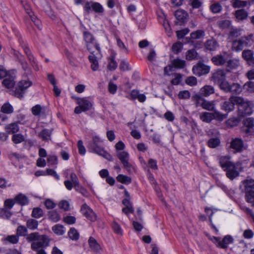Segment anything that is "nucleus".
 I'll use <instances>...</instances> for the list:
<instances>
[{"mask_svg":"<svg viewBox=\"0 0 254 254\" xmlns=\"http://www.w3.org/2000/svg\"><path fill=\"white\" fill-rule=\"evenodd\" d=\"M48 240L44 235H39L37 233H33V250L36 251V254H46L43 249L48 245Z\"/></svg>","mask_w":254,"mask_h":254,"instance_id":"obj_1","label":"nucleus"},{"mask_svg":"<svg viewBox=\"0 0 254 254\" xmlns=\"http://www.w3.org/2000/svg\"><path fill=\"white\" fill-rule=\"evenodd\" d=\"M100 139L98 137H93L92 141L89 144V149L91 151L103 157L109 161H113V157L100 146Z\"/></svg>","mask_w":254,"mask_h":254,"instance_id":"obj_2","label":"nucleus"},{"mask_svg":"<svg viewBox=\"0 0 254 254\" xmlns=\"http://www.w3.org/2000/svg\"><path fill=\"white\" fill-rule=\"evenodd\" d=\"M29 202V199L28 197L24 194L19 193L15 195L13 199H7L4 201V206L11 209L15 204H17L21 206L26 205Z\"/></svg>","mask_w":254,"mask_h":254,"instance_id":"obj_3","label":"nucleus"},{"mask_svg":"<svg viewBox=\"0 0 254 254\" xmlns=\"http://www.w3.org/2000/svg\"><path fill=\"white\" fill-rule=\"evenodd\" d=\"M76 100V103L78 105L74 109V113L79 114L82 112H86L90 110L93 107V103L87 98H75Z\"/></svg>","mask_w":254,"mask_h":254,"instance_id":"obj_4","label":"nucleus"},{"mask_svg":"<svg viewBox=\"0 0 254 254\" xmlns=\"http://www.w3.org/2000/svg\"><path fill=\"white\" fill-rule=\"evenodd\" d=\"M220 89L225 93L230 92L233 94H240L243 91L242 86L238 83H231L228 81H225L221 83Z\"/></svg>","mask_w":254,"mask_h":254,"instance_id":"obj_5","label":"nucleus"},{"mask_svg":"<svg viewBox=\"0 0 254 254\" xmlns=\"http://www.w3.org/2000/svg\"><path fill=\"white\" fill-rule=\"evenodd\" d=\"M241 100V97L232 95L229 97L228 100L224 102L221 105V109L227 113L231 112L234 110L235 106L238 105Z\"/></svg>","mask_w":254,"mask_h":254,"instance_id":"obj_6","label":"nucleus"},{"mask_svg":"<svg viewBox=\"0 0 254 254\" xmlns=\"http://www.w3.org/2000/svg\"><path fill=\"white\" fill-rule=\"evenodd\" d=\"M241 101L238 103L240 107L239 110L242 111V116H245L250 115L253 112L254 104L252 101L245 100L241 97Z\"/></svg>","mask_w":254,"mask_h":254,"instance_id":"obj_7","label":"nucleus"},{"mask_svg":"<svg viewBox=\"0 0 254 254\" xmlns=\"http://www.w3.org/2000/svg\"><path fill=\"white\" fill-rule=\"evenodd\" d=\"M245 186V198L248 203L251 204L252 206H254V189L253 183H244Z\"/></svg>","mask_w":254,"mask_h":254,"instance_id":"obj_8","label":"nucleus"},{"mask_svg":"<svg viewBox=\"0 0 254 254\" xmlns=\"http://www.w3.org/2000/svg\"><path fill=\"white\" fill-rule=\"evenodd\" d=\"M117 156L123 164L124 167L128 172L132 173L134 171V168L128 162L129 154L126 151H120L117 153Z\"/></svg>","mask_w":254,"mask_h":254,"instance_id":"obj_9","label":"nucleus"},{"mask_svg":"<svg viewBox=\"0 0 254 254\" xmlns=\"http://www.w3.org/2000/svg\"><path fill=\"white\" fill-rule=\"evenodd\" d=\"M211 240L215 244L217 247L226 249L228 248L229 244L233 242L234 239L230 235H226L222 240H221L220 238L216 237H213Z\"/></svg>","mask_w":254,"mask_h":254,"instance_id":"obj_10","label":"nucleus"},{"mask_svg":"<svg viewBox=\"0 0 254 254\" xmlns=\"http://www.w3.org/2000/svg\"><path fill=\"white\" fill-rule=\"evenodd\" d=\"M31 85L30 82L26 80L19 81L13 91V94L15 97L21 98L25 93L27 89Z\"/></svg>","mask_w":254,"mask_h":254,"instance_id":"obj_11","label":"nucleus"},{"mask_svg":"<svg viewBox=\"0 0 254 254\" xmlns=\"http://www.w3.org/2000/svg\"><path fill=\"white\" fill-rule=\"evenodd\" d=\"M212 80L215 82L219 84L220 88L221 83L225 81H228L226 80V73L224 69H219L215 71L212 75Z\"/></svg>","mask_w":254,"mask_h":254,"instance_id":"obj_12","label":"nucleus"},{"mask_svg":"<svg viewBox=\"0 0 254 254\" xmlns=\"http://www.w3.org/2000/svg\"><path fill=\"white\" fill-rule=\"evenodd\" d=\"M80 211L87 219L91 221H95L97 219V216L95 212L86 203L81 206Z\"/></svg>","mask_w":254,"mask_h":254,"instance_id":"obj_13","label":"nucleus"},{"mask_svg":"<svg viewBox=\"0 0 254 254\" xmlns=\"http://www.w3.org/2000/svg\"><path fill=\"white\" fill-rule=\"evenodd\" d=\"M230 147L234 150V152H241L245 149L243 140L237 137L231 140Z\"/></svg>","mask_w":254,"mask_h":254,"instance_id":"obj_14","label":"nucleus"},{"mask_svg":"<svg viewBox=\"0 0 254 254\" xmlns=\"http://www.w3.org/2000/svg\"><path fill=\"white\" fill-rule=\"evenodd\" d=\"M228 54L227 52H224L222 54L217 55L211 59L212 62L217 66L225 65Z\"/></svg>","mask_w":254,"mask_h":254,"instance_id":"obj_15","label":"nucleus"},{"mask_svg":"<svg viewBox=\"0 0 254 254\" xmlns=\"http://www.w3.org/2000/svg\"><path fill=\"white\" fill-rule=\"evenodd\" d=\"M209 67L202 63H198L196 65L193 66L192 68L193 73L198 76L207 74L209 72Z\"/></svg>","mask_w":254,"mask_h":254,"instance_id":"obj_16","label":"nucleus"},{"mask_svg":"<svg viewBox=\"0 0 254 254\" xmlns=\"http://www.w3.org/2000/svg\"><path fill=\"white\" fill-rule=\"evenodd\" d=\"M48 112L49 111L46 107L40 105L33 107V115L38 116L39 119L46 118Z\"/></svg>","mask_w":254,"mask_h":254,"instance_id":"obj_17","label":"nucleus"},{"mask_svg":"<svg viewBox=\"0 0 254 254\" xmlns=\"http://www.w3.org/2000/svg\"><path fill=\"white\" fill-rule=\"evenodd\" d=\"M84 9L87 12H89L91 9L96 12L101 13L103 12V7L98 2H87L84 6Z\"/></svg>","mask_w":254,"mask_h":254,"instance_id":"obj_18","label":"nucleus"},{"mask_svg":"<svg viewBox=\"0 0 254 254\" xmlns=\"http://www.w3.org/2000/svg\"><path fill=\"white\" fill-rule=\"evenodd\" d=\"M242 57L247 64L250 66H254V52L251 50H244Z\"/></svg>","mask_w":254,"mask_h":254,"instance_id":"obj_19","label":"nucleus"},{"mask_svg":"<svg viewBox=\"0 0 254 254\" xmlns=\"http://www.w3.org/2000/svg\"><path fill=\"white\" fill-rule=\"evenodd\" d=\"M240 64V60L239 59L234 58L232 59H228L227 58V62H226L225 67L226 71L230 72L232 70L237 68Z\"/></svg>","mask_w":254,"mask_h":254,"instance_id":"obj_20","label":"nucleus"},{"mask_svg":"<svg viewBox=\"0 0 254 254\" xmlns=\"http://www.w3.org/2000/svg\"><path fill=\"white\" fill-rule=\"evenodd\" d=\"M219 163L221 168L225 170L231 167L235 164L231 161V157L229 156H223L219 158Z\"/></svg>","mask_w":254,"mask_h":254,"instance_id":"obj_21","label":"nucleus"},{"mask_svg":"<svg viewBox=\"0 0 254 254\" xmlns=\"http://www.w3.org/2000/svg\"><path fill=\"white\" fill-rule=\"evenodd\" d=\"M175 16L180 23V24L184 23L187 21L188 14L186 11L183 9H178L176 11Z\"/></svg>","mask_w":254,"mask_h":254,"instance_id":"obj_22","label":"nucleus"},{"mask_svg":"<svg viewBox=\"0 0 254 254\" xmlns=\"http://www.w3.org/2000/svg\"><path fill=\"white\" fill-rule=\"evenodd\" d=\"M101 54L100 55H96V53H93V52L88 56L89 61L91 64V67L93 70L96 71L98 69L99 64L97 59L101 58Z\"/></svg>","mask_w":254,"mask_h":254,"instance_id":"obj_23","label":"nucleus"},{"mask_svg":"<svg viewBox=\"0 0 254 254\" xmlns=\"http://www.w3.org/2000/svg\"><path fill=\"white\" fill-rule=\"evenodd\" d=\"M226 172V175L228 178L231 180H233L239 175V172L237 170V167L234 164L231 167L228 168L224 170Z\"/></svg>","mask_w":254,"mask_h":254,"instance_id":"obj_24","label":"nucleus"},{"mask_svg":"<svg viewBox=\"0 0 254 254\" xmlns=\"http://www.w3.org/2000/svg\"><path fill=\"white\" fill-rule=\"evenodd\" d=\"M87 50L90 52L96 53V55H100L101 50L99 44H98L95 41L86 44Z\"/></svg>","mask_w":254,"mask_h":254,"instance_id":"obj_25","label":"nucleus"},{"mask_svg":"<svg viewBox=\"0 0 254 254\" xmlns=\"http://www.w3.org/2000/svg\"><path fill=\"white\" fill-rule=\"evenodd\" d=\"M204 46L206 50L213 51L219 47V44L215 39H211L206 41Z\"/></svg>","mask_w":254,"mask_h":254,"instance_id":"obj_26","label":"nucleus"},{"mask_svg":"<svg viewBox=\"0 0 254 254\" xmlns=\"http://www.w3.org/2000/svg\"><path fill=\"white\" fill-rule=\"evenodd\" d=\"M214 88L211 85H205L199 91L200 94L204 97H208L214 94Z\"/></svg>","mask_w":254,"mask_h":254,"instance_id":"obj_27","label":"nucleus"},{"mask_svg":"<svg viewBox=\"0 0 254 254\" xmlns=\"http://www.w3.org/2000/svg\"><path fill=\"white\" fill-rule=\"evenodd\" d=\"M14 80V76L7 75L2 81V84L7 88H13L15 83Z\"/></svg>","mask_w":254,"mask_h":254,"instance_id":"obj_28","label":"nucleus"},{"mask_svg":"<svg viewBox=\"0 0 254 254\" xmlns=\"http://www.w3.org/2000/svg\"><path fill=\"white\" fill-rule=\"evenodd\" d=\"M244 45V41L242 38L239 40H236L233 42L231 49L232 51L240 52L243 50Z\"/></svg>","mask_w":254,"mask_h":254,"instance_id":"obj_29","label":"nucleus"},{"mask_svg":"<svg viewBox=\"0 0 254 254\" xmlns=\"http://www.w3.org/2000/svg\"><path fill=\"white\" fill-rule=\"evenodd\" d=\"M201 107L204 110L213 112L215 110V101H208L204 99L202 102Z\"/></svg>","mask_w":254,"mask_h":254,"instance_id":"obj_30","label":"nucleus"},{"mask_svg":"<svg viewBox=\"0 0 254 254\" xmlns=\"http://www.w3.org/2000/svg\"><path fill=\"white\" fill-rule=\"evenodd\" d=\"M88 243L89 247L91 250L95 252H99L101 250V247L99 244L97 243L96 240L91 237L88 240Z\"/></svg>","mask_w":254,"mask_h":254,"instance_id":"obj_31","label":"nucleus"},{"mask_svg":"<svg viewBox=\"0 0 254 254\" xmlns=\"http://www.w3.org/2000/svg\"><path fill=\"white\" fill-rule=\"evenodd\" d=\"M52 129H44L39 133V136L43 140L48 141L51 139Z\"/></svg>","mask_w":254,"mask_h":254,"instance_id":"obj_32","label":"nucleus"},{"mask_svg":"<svg viewBox=\"0 0 254 254\" xmlns=\"http://www.w3.org/2000/svg\"><path fill=\"white\" fill-rule=\"evenodd\" d=\"M18 124L15 123H11L5 127V130L7 134L17 132L18 131Z\"/></svg>","mask_w":254,"mask_h":254,"instance_id":"obj_33","label":"nucleus"},{"mask_svg":"<svg viewBox=\"0 0 254 254\" xmlns=\"http://www.w3.org/2000/svg\"><path fill=\"white\" fill-rule=\"evenodd\" d=\"M213 119H214L219 122H222L224 119L227 118V114H223L220 112L214 110L213 112Z\"/></svg>","mask_w":254,"mask_h":254,"instance_id":"obj_34","label":"nucleus"},{"mask_svg":"<svg viewBox=\"0 0 254 254\" xmlns=\"http://www.w3.org/2000/svg\"><path fill=\"white\" fill-rule=\"evenodd\" d=\"M235 15L237 19L243 20L248 17V13L244 9H241L235 11Z\"/></svg>","mask_w":254,"mask_h":254,"instance_id":"obj_35","label":"nucleus"},{"mask_svg":"<svg viewBox=\"0 0 254 254\" xmlns=\"http://www.w3.org/2000/svg\"><path fill=\"white\" fill-rule=\"evenodd\" d=\"M48 217L53 222H56L61 219V216L59 213L55 210L49 211Z\"/></svg>","mask_w":254,"mask_h":254,"instance_id":"obj_36","label":"nucleus"},{"mask_svg":"<svg viewBox=\"0 0 254 254\" xmlns=\"http://www.w3.org/2000/svg\"><path fill=\"white\" fill-rule=\"evenodd\" d=\"M200 120L206 123H210L213 120V114L210 112H203L200 115Z\"/></svg>","mask_w":254,"mask_h":254,"instance_id":"obj_37","label":"nucleus"},{"mask_svg":"<svg viewBox=\"0 0 254 254\" xmlns=\"http://www.w3.org/2000/svg\"><path fill=\"white\" fill-rule=\"evenodd\" d=\"M231 2L232 6L235 8H243L246 6L248 4V2L244 0H232Z\"/></svg>","mask_w":254,"mask_h":254,"instance_id":"obj_38","label":"nucleus"},{"mask_svg":"<svg viewBox=\"0 0 254 254\" xmlns=\"http://www.w3.org/2000/svg\"><path fill=\"white\" fill-rule=\"evenodd\" d=\"M69 238L72 240H77L79 239V235L77 231L74 228L70 229L68 232Z\"/></svg>","mask_w":254,"mask_h":254,"instance_id":"obj_39","label":"nucleus"},{"mask_svg":"<svg viewBox=\"0 0 254 254\" xmlns=\"http://www.w3.org/2000/svg\"><path fill=\"white\" fill-rule=\"evenodd\" d=\"M0 110L1 112L3 113L8 114L13 112V109L12 106L10 104L6 103L2 106Z\"/></svg>","mask_w":254,"mask_h":254,"instance_id":"obj_40","label":"nucleus"},{"mask_svg":"<svg viewBox=\"0 0 254 254\" xmlns=\"http://www.w3.org/2000/svg\"><path fill=\"white\" fill-rule=\"evenodd\" d=\"M172 64L173 66L176 68H183L186 65V62L184 60L176 59L174 60L172 62Z\"/></svg>","mask_w":254,"mask_h":254,"instance_id":"obj_41","label":"nucleus"},{"mask_svg":"<svg viewBox=\"0 0 254 254\" xmlns=\"http://www.w3.org/2000/svg\"><path fill=\"white\" fill-rule=\"evenodd\" d=\"M117 180L118 182L126 184H129L131 182V179L130 177L122 174H120L117 176Z\"/></svg>","mask_w":254,"mask_h":254,"instance_id":"obj_42","label":"nucleus"},{"mask_svg":"<svg viewBox=\"0 0 254 254\" xmlns=\"http://www.w3.org/2000/svg\"><path fill=\"white\" fill-rule=\"evenodd\" d=\"M218 25L222 29H227L231 25V22L229 20H221L218 22Z\"/></svg>","mask_w":254,"mask_h":254,"instance_id":"obj_43","label":"nucleus"},{"mask_svg":"<svg viewBox=\"0 0 254 254\" xmlns=\"http://www.w3.org/2000/svg\"><path fill=\"white\" fill-rule=\"evenodd\" d=\"M5 208H0V217L4 219H9L12 214L11 212L7 210V208H6L4 206Z\"/></svg>","mask_w":254,"mask_h":254,"instance_id":"obj_44","label":"nucleus"},{"mask_svg":"<svg viewBox=\"0 0 254 254\" xmlns=\"http://www.w3.org/2000/svg\"><path fill=\"white\" fill-rule=\"evenodd\" d=\"M28 234V231L26 227L20 225L16 229V234L19 236H25Z\"/></svg>","mask_w":254,"mask_h":254,"instance_id":"obj_45","label":"nucleus"},{"mask_svg":"<svg viewBox=\"0 0 254 254\" xmlns=\"http://www.w3.org/2000/svg\"><path fill=\"white\" fill-rule=\"evenodd\" d=\"M52 230L58 235H63L64 233L63 226L59 224L54 226Z\"/></svg>","mask_w":254,"mask_h":254,"instance_id":"obj_46","label":"nucleus"},{"mask_svg":"<svg viewBox=\"0 0 254 254\" xmlns=\"http://www.w3.org/2000/svg\"><path fill=\"white\" fill-rule=\"evenodd\" d=\"M116 38L117 40V45L120 48V50L122 52H124L126 54H128V50L127 47L126 46V45H125V44L122 41V40L118 36H116Z\"/></svg>","mask_w":254,"mask_h":254,"instance_id":"obj_47","label":"nucleus"},{"mask_svg":"<svg viewBox=\"0 0 254 254\" xmlns=\"http://www.w3.org/2000/svg\"><path fill=\"white\" fill-rule=\"evenodd\" d=\"M244 88L249 93H254V82L248 81L246 82L244 86Z\"/></svg>","mask_w":254,"mask_h":254,"instance_id":"obj_48","label":"nucleus"},{"mask_svg":"<svg viewBox=\"0 0 254 254\" xmlns=\"http://www.w3.org/2000/svg\"><path fill=\"white\" fill-rule=\"evenodd\" d=\"M197 56V53L194 49L188 51L186 53V59L189 61L195 59Z\"/></svg>","mask_w":254,"mask_h":254,"instance_id":"obj_49","label":"nucleus"},{"mask_svg":"<svg viewBox=\"0 0 254 254\" xmlns=\"http://www.w3.org/2000/svg\"><path fill=\"white\" fill-rule=\"evenodd\" d=\"M253 38V35H250L248 36H245L242 37V39L243 41H244V44L246 46H251L254 43V40Z\"/></svg>","mask_w":254,"mask_h":254,"instance_id":"obj_50","label":"nucleus"},{"mask_svg":"<svg viewBox=\"0 0 254 254\" xmlns=\"http://www.w3.org/2000/svg\"><path fill=\"white\" fill-rule=\"evenodd\" d=\"M84 40L86 44L92 42H94L95 39L93 36L89 32L85 31L84 32Z\"/></svg>","mask_w":254,"mask_h":254,"instance_id":"obj_51","label":"nucleus"},{"mask_svg":"<svg viewBox=\"0 0 254 254\" xmlns=\"http://www.w3.org/2000/svg\"><path fill=\"white\" fill-rule=\"evenodd\" d=\"M5 240L8 241L11 244H16L19 241V237L17 235H12L7 236Z\"/></svg>","mask_w":254,"mask_h":254,"instance_id":"obj_52","label":"nucleus"},{"mask_svg":"<svg viewBox=\"0 0 254 254\" xmlns=\"http://www.w3.org/2000/svg\"><path fill=\"white\" fill-rule=\"evenodd\" d=\"M210 9L214 13L220 12L222 10V6L219 3H214L210 6Z\"/></svg>","mask_w":254,"mask_h":254,"instance_id":"obj_53","label":"nucleus"},{"mask_svg":"<svg viewBox=\"0 0 254 254\" xmlns=\"http://www.w3.org/2000/svg\"><path fill=\"white\" fill-rule=\"evenodd\" d=\"M220 140L218 138H212L208 141V145L211 148H215L218 146Z\"/></svg>","mask_w":254,"mask_h":254,"instance_id":"obj_54","label":"nucleus"},{"mask_svg":"<svg viewBox=\"0 0 254 254\" xmlns=\"http://www.w3.org/2000/svg\"><path fill=\"white\" fill-rule=\"evenodd\" d=\"M204 34V32L203 30H198L196 31H194L193 32H192L190 34V36L191 39H199L200 37H201Z\"/></svg>","mask_w":254,"mask_h":254,"instance_id":"obj_55","label":"nucleus"},{"mask_svg":"<svg viewBox=\"0 0 254 254\" xmlns=\"http://www.w3.org/2000/svg\"><path fill=\"white\" fill-rule=\"evenodd\" d=\"M24 136L21 134H15L13 135L12 140L15 143H19L24 141Z\"/></svg>","mask_w":254,"mask_h":254,"instance_id":"obj_56","label":"nucleus"},{"mask_svg":"<svg viewBox=\"0 0 254 254\" xmlns=\"http://www.w3.org/2000/svg\"><path fill=\"white\" fill-rule=\"evenodd\" d=\"M190 96V92L188 90L180 91L178 94V98L180 99H188Z\"/></svg>","mask_w":254,"mask_h":254,"instance_id":"obj_57","label":"nucleus"},{"mask_svg":"<svg viewBox=\"0 0 254 254\" xmlns=\"http://www.w3.org/2000/svg\"><path fill=\"white\" fill-rule=\"evenodd\" d=\"M47 161L51 165H57L58 163V157L56 155H49L47 157Z\"/></svg>","mask_w":254,"mask_h":254,"instance_id":"obj_58","label":"nucleus"},{"mask_svg":"<svg viewBox=\"0 0 254 254\" xmlns=\"http://www.w3.org/2000/svg\"><path fill=\"white\" fill-rule=\"evenodd\" d=\"M117 63L115 60V58L112 57L111 61L108 65V68L110 70H114L117 67Z\"/></svg>","mask_w":254,"mask_h":254,"instance_id":"obj_59","label":"nucleus"},{"mask_svg":"<svg viewBox=\"0 0 254 254\" xmlns=\"http://www.w3.org/2000/svg\"><path fill=\"white\" fill-rule=\"evenodd\" d=\"M182 44L181 43H176L172 46V49L174 53H179L182 49Z\"/></svg>","mask_w":254,"mask_h":254,"instance_id":"obj_60","label":"nucleus"},{"mask_svg":"<svg viewBox=\"0 0 254 254\" xmlns=\"http://www.w3.org/2000/svg\"><path fill=\"white\" fill-rule=\"evenodd\" d=\"M43 215V210L38 207L33 209V217L39 218Z\"/></svg>","mask_w":254,"mask_h":254,"instance_id":"obj_61","label":"nucleus"},{"mask_svg":"<svg viewBox=\"0 0 254 254\" xmlns=\"http://www.w3.org/2000/svg\"><path fill=\"white\" fill-rule=\"evenodd\" d=\"M112 228L116 233L122 235V230L121 229V227L120 225L116 222H113L112 224Z\"/></svg>","mask_w":254,"mask_h":254,"instance_id":"obj_62","label":"nucleus"},{"mask_svg":"<svg viewBox=\"0 0 254 254\" xmlns=\"http://www.w3.org/2000/svg\"><path fill=\"white\" fill-rule=\"evenodd\" d=\"M59 207L63 209L65 211L69 210V204L67 201L62 200L59 204Z\"/></svg>","mask_w":254,"mask_h":254,"instance_id":"obj_63","label":"nucleus"},{"mask_svg":"<svg viewBox=\"0 0 254 254\" xmlns=\"http://www.w3.org/2000/svg\"><path fill=\"white\" fill-rule=\"evenodd\" d=\"M244 125L249 128H252L254 127V119L252 118H248L244 121Z\"/></svg>","mask_w":254,"mask_h":254,"instance_id":"obj_64","label":"nucleus"}]
</instances>
